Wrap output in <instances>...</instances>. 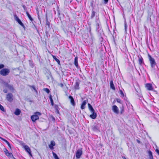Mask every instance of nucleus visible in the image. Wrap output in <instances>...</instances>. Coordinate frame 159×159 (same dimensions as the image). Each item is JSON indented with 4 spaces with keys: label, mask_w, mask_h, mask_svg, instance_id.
<instances>
[{
    "label": "nucleus",
    "mask_w": 159,
    "mask_h": 159,
    "mask_svg": "<svg viewBox=\"0 0 159 159\" xmlns=\"http://www.w3.org/2000/svg\"><path fill=\"white\" fill-rule=\"evenodd\" d=\"M41 113L40 112H35L34 115L32 116L31 117V118L32 121L34 122L36 120H38L39 119V116L41 115Z\"/></svg>",
    "instance_id": "obj_1"
},
{
    "label": "nucleus",
    "mask_w": 159,
    "mask_h": 159,
    "mask_svg": "<svg viewBox=\"0 0 159 159\" xmlns=\"http://www.w3.org/2000/svg\"><path fill=\"white\" fill-rule=\"evenodd\" d=\"M10 72V70L8 68H3L0 71V74L3 76L8 75Z\"/></svg>",
    "instance_id": "obj_2"
},
{
    "label": "nucleus",
    "mask_w": 159,
    "mask_h": 159,
    "mask_svg": "<svg viewBox=\"0 0 159 159\" xmlns=\"http://www.w3.org/2000/svg\"><path fill=\"white\" fill-rule=\"evenodd\" d=\"M149 59L150 61L151 66L152 68H153L156 65L155 59L152 58L149 55H148Z\"/></svg>",
    "instance_id": "obj_3"
},
{
    "label": "nucleus",
    "mask_w": 159,
    "mask_h": 159,
    "mask_svg": "<svg viewBox=\"0 0 159 159\" xmlns=\"http://www.w3.org/2000/svg\"><path fill=\"white\" fill-rule=\"evenodd\" d=\"M6 99L7 100L10 102H11L13 100V95L11 93H9L6 95Z\"/></svg>",
    "instance_id": "obj_4"
},
{
    "label": "nucleus",
    "mask_w": 159,
    "mask_h": 159,
    "mask_svg": "<svg viewBox=\"0 0 159 159\" xmlns=\"http://www.w3.org/2000/svg\"><path fill=\"white\" fill-rule=\"evenodd\" d=\"M3 151L5 152V154L8 157L11 158H14V157L13 156L12 154L11 153H10L8 152V150L6 148H5Z\"/></svg>",
    "instance_id": "obj_5"
},
{
    "label": "nucleus",
    "mask_w": 159,
    "mask_h": 159,
    "mask_svg": "<svg viewBox=\"0 0 159 159\" xmlns=\"http://www.w3.org/2000/svg\"><path fill=\"white\" fill-rule=\"evenodd\" d=\"M82 154V148L79 149L76 153V157L78 158H80Z\"/></svg>",
    "instance_id": "obj_6"
},
{
    "label": "nucleus",
    "mask_w": 159,
    "mask_h": 159,
    "mask_svg": "<svg viewBox=\"0 0 159 159\" xmlns=\"http://www.w3.org/2000/svg\"><path fill=\"white\" fill-rule=\"evenodd\" d=\"M91 114L90 117L92 119H95L97 117V114L95 112L94 110H90Z\"/></svg>",
    "instance_id": "obj_7"
},
{
    "label": "nucleus",
    "mask_w": 159,
    "mask_h": 159,
    "mask_svg": "<svg viewBox=\"0 0 159 159\" xmlns=\"http://www.w3.org/2000/svg\"><path fill=\"white\" fill-rule=\"evenodd\" d=\"M80 82V81L79 80H76V82L74 85V88L76 90L79 89L80 87H79V85Z\"/></svg>",
    "instance_id": "obj_8"
},
{
    "label": "nucleus",
    "mask_w": 159,
    "mask_h": 159,
    "mask_svg": "<svg viewBox=\"0 0 159 159\" xmlns=\"http://www.w3.org/2000/svg\"><path fill=\"white\" fill-rule=\"evenodd\" d=\"M24 147L25 148V150L31 156H32V154L31 153L30 149L29 148V147L27 145H25L24 146Z\"/></svg>",
    "instance_id": "obj_9"
},
{
    "label": "nucleus",
    "mask_w": 159,
    "mask_h": 159,
    "mask_svg": "<svg viewBox=\"0 0 159 159\" xmlns=\"http://www.w3.org/2000/svg\"><path fill=\"white\" fill-rule=\"evenodd\" d=\"M88 102V100H84L82 102L81 105V108L84 109L85 108V106Z\"/></svg>",
    "instance_id": "obj_10"
},
{
    "label": "nucleus",
    "mask_w": 159,
    "mask_h": 159,
    "mask_svg": "<svg viewBox=\"0 0 159 159\" xmlns=\"http://www.w3.org/2000/svg\"><path fill=\"white\" fill-rule=\"evenodd\" d=\"M146 87L148 90H152L153 89L152 85L151 84H146Z\"/></svg>",
    "instance_id": "obj_11"
},
{
    "label": "nucleus",
    "mask_w": 159,
    "mask_h": 159,
    "mask_svg": "<svg viewBox=\"0 0 159 159\" xmlns=\"http://www.w3.org/2000/svg\"><path fill=\"white\" fill-rule=\"evenodd\" d=\"M55 145V142L53 141H51L50 144L49 145V147L52 150L54 148L53 147Z\"/></svg>",
    "instance_id": "obj_12"
},
{
    "label": "nucleus",
    "mask_w": 159,
    "mask_h": 159,
    "mask_svg": "<svg viewBox=\"0 0 159 159\" xmlns=\"http://www.w3.org/2000/svg\"><path fill=\"white\" fill-rule=\"evenodd\" d=\"M69 98L70 100V102L72 105L74 106L75 105V102L73 97L71 96L69 97Z\"/></svg>",
    "instance_id": "obj_13"
},
{
    "label": "nucleus",
    "mask_w": 159,
    "mask_h": 159,
    "mask_svg": "<svg viewBox=\"0 0 159 159\" xmlns=\"http://www.w3.org/2000/svg\"><path fill=\"white\" fill-rule=\"evenodd\" d=\"M110 87L111 89L115 90L116 89L114 85L113 81L112 80L110 81Z\"/></svg>",
    "instance_id": "obj_14"
},
{
    "label": "nucleus",
    "mask_w": 159,
    "mask_h": 159,
    "mask_svg": "<svg viewBox=\"0 0 159 159\" xmlns=\"http://www.w3.org/2000/svg\"><path fill=\"white\" fill-rule=\"evenodd\" d=\"M128 109H133V106L129 102H127L126 103Z\"/></svg>",
    "instance_id": "obj_15"
},
{
    "label": "nucleus",
    "mask_w": 159,
    "mask_h": 159,
    "mask_svg": "<svg viewBox=\"0 0 159 159\" xmlns=\"http://www.w3.org/2000/svg\"><path fill=\"white\" fill-rule=\"evenodd\" d=\"M98 32V34L100 36H102V35L103 34V31L102 29H100L98 30V31H97Z\"/></svg>",
    "instance_id": "obj_16"
},
{
    "label": "nucleus",
    "mask_w": 159,
    "mask_h": 159,
    "mask_svg": "<svg viewBox=\"0 0 159 159\" xmlns=\"http://www.w3.org/2000/svg\"><path fill=\"white\" fill-rule=\"evenodd\" d=\"M16 20L17 21L19 24H20L21 26L23 27H25L24 24L20 20L18 17H16Z\"/></svg>",
    "instance_id": "obj_17"
},
{
    "label": "nucleus",
    "mask_w": 159,
    "mask_h": 159,
    "mask_svg": "<svg viewBox=\"0 0 159 159\" xmlns=\"http://www.w3.org/2000/svg\"><path fill=\"white\" fill-rule=\"evenodd\" d=\"M148 152V155L149 156V159H153V157L152 152L149 151Z\"/></svg>",
    "instance_id": "obj_18"
},
{
    "label": "nucleus",
    "mask_w": 159,
    "mask_h": 159,
    "mask_svg": "<svg viewBox=\"0 0 159 159\" xmlns=\"http://www.w3.org/2000/svg\"><path fill=\"white\" fill-rule=\"evenodd\" d=\"M74 64L77 67H78V58L77 57H75V58Z\"/></svg>",
    "instance_id": "obj_19"
},
{
    "label": "nucleus",
    "mask_w": 159,
    "mask_h": 159,
    "mask_svg": "<svg viewBox=\"0 0 159 159\" xmlns=\"http://www.w3.org/2000/svg\"><path fill=\"white\" fill-rule=\"evenodd\" d=\"M143 62V59L141 56H139V62L140 65H141Z\"/></svg>",
    "instance_id": "obj_20"
},
{
    "label": "nucleus",
    "mask_w": 159,
    "mask_h": 159,
    "mask_svg": "<svg viewBox=\"0 0 159 159\" xmlns=\"http://www.w3.org/2000/svg\"><path fill=\"white\" fill-rule=\"evenodd\" d=\"M26 13L27 16H28L29 19L31 21H33V19L31 17L30 15L29 14L28 12L27 11H26Z\"/></svg>",
    "instance_id": "obj_21"
},
{
    "label": "nucleus",
    "mask_w": 159,
    "mask_h": 159,
    "mask_svg": "<svg viewBox=\"0 0 159 159\" xmlns=\"http://www.w3.org/2000/svg\"><path fill=\"white\" fill-rule=\"evenodd\" d=\"M53 58L57 62L58 64L59 65H60V61L59 59H57L55 56H52Z\"/></svg>",
    "instance_id": "obj_22"
},
{
    "label": "nucleus",
    "mask_w": 159,
    "mask_h": 159,
    "mask_svg": "<svg viewBox=\"0 0 159 159\" xmlns=\"http://www.w3.org/2000/svg\"><path fill=\"white\" fill-rule=\"evenodd\" d=\"M8 88L11 91H13L14 90V89L13 86L11 85H8L7 86Z\"/></svg>",
    "instance_id": "obj_23"
},
{
    "label": "nucleus",
    "mask_w": 159,
    "mask_h": 159,
    "mask_svg": "<svg viewBox=\"0 0 159 159\" xmlns=\"http://www.w3.org/2000/svg\"><path fill=\"white\" fill-rule=\"evenodd\" d=\"M21 113L20 110H16V111L14 112L15 115L18 116Z\"/></svg>",
    "instance_id": "obj_24"
},
{
    "label": "nucleus",
    "mask_w": 159,
    "mask_h": 159,
    "mask_svg": "<svg viewBox=\"0 0 159 159\" xmlns=\"http://www.w3.org/2000/svg\"><path fill=\"white\" fill-rule=\"evenodd\" d=\"M119 93L121 95L120 96L121 97L123 98L124 97V94L122 90L120 89Z\"/></svg>",
    "instance_id": "obj_25"
},
{
    "label": "nucleus",
    "mask_w": 159,
    "mask_h": 159,
    "mask_svg": "<svg viewBox=\"0 0 159 159\" xmlns=\"http://www.w3.org/2000/svg\"><path fill=\"white\" fill-rule=\"evenodd\" d=\"M46 25H47L48 29L50 28V23L48 21L47 18L46 19Z\"/></svg>",
    "instance_id": "obj_26"
},
{
    "label": "nucleus",
    "mask_w": 159,
    "mask_h": 159,
    "mask_svg": "<svg viewBox=\"0 0 159 159\" xmlns=\"http://www.w3.org/2000/svg\"><path fill=\"white\" fill-rule=\"evenodd\" d=\"M95 12L94 11H92V14L91 16V18H93L95 16Z\"/></svg>",
    "instance_id": "obj_27"
},
{
    "label": "nucleus",
    "mask_w": 159,
    "mask_h": 159,
    "mask_svg": "<svg viewBox=\"0 0 159 159\" xmlns=\"http://www.w3.org/2000/svg\"><path fill=\"white\" fill-rule=\"evenodd\" d=\"M52 154L55 159H59L58 157L55 153L53 152Z\"/></svg>",
    "instance_id": "obj_28"
},
{
    "label": "nucleus",
    "mask_w": 159,
    "mask_h": 159,
    "mask_svg": "<svg viewBox=\"0 0 159 159\" xmlns=\"http://www.w3.org/2000/svg\"><path fill=\"white\" fill-rule=\"evenodd\" d=\"M92 129L93 131H97L98 130L97 126L96 125L93 126L92 127Z\"/></svg>",
    "instance_id": "obj_29"
},
{
    "label": "nucleus",
    "mask_w": 159,
    "mask_h": 159,
    "mask_svg": "<svg viewBox=\"0 0 159 159\" xmlns=\"http://www.w3.org/2000/svg\"><path fill=\"white\" fill-rule=\"evenodd\" d=\"M50 101H51V105L52 106H53V104H54L53 101V100H52V99L51 96H50Z\"/></svg>",
    "instance_id": "obj_30"
},
{
    "label": "nucleus",
    "mask_w": 159,
    "mask_h": 159,
    "mask_svg": "<svg viewBox=\"0 0 159 159\" xmlns=\"http://www.w3.org/2000/svg\"><path fill=\"white\" fill-rule=\"evenodd\" d=\"M43 90L48 93L50 92L48 88H44L43 89Z\"/></svg>",
    "instance_id": "obj_31"
},
{
    "label": "nucleus",
    "mask_w": 159,
    "mask_h": 159,
    "mask_svg": "<svg viewBox=\"0 0 159 159\" xmlns=\"http://www.w3.org/2000/svg\"><path fill=\"white\" fill-rule=\"evenodd\" d=\"M88 105L89 109H93L92 106L89 103H88Z\"/></svg>",
    "instance_id": "obj_32"
},
{
    "label": "nucleus",
    "mask_w": 159,
    "mask_h": 159,
    "mask_svg": "<svg viewBox=\"0 0 159 159\" xmlns=\"http://www.w3.org/2000/svg\"><path fill=\"white\" fill-rule=\"evenodd\" d=\"M6 143L7 144V145H8L10 148L11 149V146L10 143L8 142L7 141H6Z\"/></svg>",
    "instance_id": "obj_33"
},
{
    "label": "nucleus",
    "mask_w": 159,
    "mask_h": 159,
    "mask_svg": "<svg viewBox=\"0 0 159 159\" xmlns=\"http://www.w3.org/2000/svg\"><path fill=\"white\" fill-rule=\"evenodd\" d=\"M116 100L117 102H118L120 103H121V101L120 99L117 98Z\"/></svg>",
    "instance_id": "obj_34"
},
{
    "label": "nucleus",
    "mask_w": 159,
    "mask_h": 159,
    "mask_svg": "<svg viewBox=\"0 0 159 159\" xmlns=\"http://www.w3.org/2000/svg\"><path fill=\"white\" fill-rule=\"evenodd\" d=\"M4 67V65L2 64H0V69L3 68Z\"/></svg>",
    "instance_id": "obj_35"
},
{
    "label": "nucleus",
    "mask_w": 159,
    "mask_h": 159,
    "mask_svg": "<svg viewBox=\"0 0 159 159\" xmlns=\"http://www.w3.org/2000/svg\"><path fill=\"white\" fill-rule=\"evenodd\" d=\"M30 87L32 88L34 91L37 92V90L36 89V88L34 85H32V86H30Z\"/></svg>",
    "instance_id": "obj_36"
},
{
    "label": "nucleus",
    "mask_w": 159,
    "mask_h": 159,
    "mask_svg": "<svg viewBox=\"0 0 159 159\" xmlns=\"http://www.w3.org/2000/svg\"><path fill=\"white\" fill-rule=\"evenodd\" d=\"M117 107L116 105L113 106L112 107V109H117Z\"/></svg>",
    "instance_id": "obj_37"
},
{
    "label": "nucleus",
    "mask_w": 159,
    "mask_h": 159,
    "mask_svg": "<svg viewBox=\"0 0 159 159\" xmlns=\"http://www.w3.org/2000/svg\"><path fill=\"white\" fill-rule=\"evenodd\" d=\"M113 112L116 113V114H118L119 113L118 110H113Z\"/></svg>",
    "instance_id": "obj_38"
},
{
    "label": "nucleus",
    "mask_w": 159,
    "mask_h": 159,
    "mask_svg": "<svg viewBox=\"0 0 159 159\" xmlns=\"http://www.w3.org/2000/svg\"><path fill=\"white\" fill-rule=\"evenodd\" d=\"M127 25L126 23L125 24V32H126Z\"/></svg>",
    "instance_id": "obj_39"
},
{
    "label": "nucleus",
    "mask_w": 159,
    "mask_h": 159,
    "mask_svg": "<svg viewBox=\"0 0 159 159\" xmlns=\"http://www.w3.org/2000/svg\"><path fill=\"white\" fill-rule=\"evenodd\" d=\"M22 7L24 8L25 11H26L27 10V8L25 5H22Z\"/></svg>",
    "instance_id": "obj_40"
},
{
    "label": "nucleus",
    "mask_w": 159,
    "mask_h": 159,
    "mask_svg": "<svg viewBox=\"0 0 159 159\" xmlns=\"http://www.w3.org/2000/svg\"><path fill=\"white\" fill-rule=\"evenodd\" d=\"M101 25H100V26H96V30L98 31V30L99 29H101Z\"/></svg>",
    "instance_id": "obj_41"
},
{
    "label": "nucleus",
    "mask_w": 159,
    "mask_h": 159,
    "mask_svg": "<svg viewBox=\"0 0 159 159\" xmlns=\"http://www.w3.org/2000/svg\"><path fill=\"white\" fill-rule=\"evenodd\" d=\"M55 112L56 113L58 114V115H60V113L58 110H55Z\"/></svg>",
    "instance_id": "obj_42"
},
{
    "label": "nucleus",
    "mask_w": 159,
    "mask_h": 159,
    "mask_svg": "<svg viewBox=\"0 0 159 159\" xmlns=\"http://www.w3.org/2000/svg\"><path fill=\"white\" fill-rule=\"evenodd\" d=\"M104 1V3L105 4H107L108 2V0H103Z\"/></svg>",
    "instance_id": "obj_43"
},
{
    "label": "nucleus",
    "mask_w": 159,
    "mask_h": 159,
    "mask_svg": "<svg viewBox=\"0 0 159 159\" xmlns=\"http://www.w3.org/2000/svg\"><path fill=\"white\" fill-rule=\"evenodd\" d=\"M0 138L2 139V140H3V141H5V142H6V141H7V140H6V139H3V138L1 137H0Z\"/></svg>",
    "instance_id": "obj_44"
},
{
    "label": "nucleus",
    "mask_w": 159,
    "mask_h": 159,
    "mask_svg": "<svg viewBox=\"0 0 159 159\" xmlns=\"http://www.w3.org/2000/svg\"><path fill=\"white\" fill-rule=\"evenodd\" d=\"M0 138L2 139V140H3V141H5V142H6V141H7V140H6V139H3V138L1 137H0Z\"/></svg>",
    "instance_id": "obj_45"
},
{
    "label": "nucleus",
    "mask_w": 159,
    "mask_h": 159,
    "mask_svg": "<svg viewBox=\"0 0 159 159\" xmlns=\"http://www.w3.org/2000/svg\"><path fill=\"white\" fill-rule=\"evenodd\" d=\"M0 138L2 139V140H3V141H5V142H6V141H7V140H6V139H3V138L1 137H0Z\"/></svg>",
    "instance_id": "obj_46"
},
{
    "label": "nucleus",
    "mask_w": 159,
    "mask_h": 159,
    "mask_svg": "<svg viewBox=\"0 0 159 159\" xmlns=\"http://www.w3.org/2000/svg\"><path fill=\"white\" fill-rule=\"evenodd\" d=\"M0 109H4V108L0 104Z\"/></svg>",
    "instance_id": "obj_47"
},
{
    "label": "nucleus",
    "mask_w": 159,
    "mask_h": 159,
    "mask_svg": "<svg viewBox=\"0 0 159 159\" xmlns=\"http://www.w3.org/2000/svg\"><path fill=\"white\" fill-rule=\"evenodd\" d=\"M156 151L157 152V153L159 155V150L158 149H156Z\"/></svg>",
    "instance_id": "obj_48"
},
{
    "label": "nucleus",
    "mask_w": 159,
    "mask_h": 159,
    "mask_svg": "<svg viewBox=\"0 0 159 159\" xmlns=\"http://www.w3.org/2000/svg\"><path fill=\"white\" fill-rule=\"evenodd\" d=\"M3 91L5 93H7V89H4L3 90Z\"/></svg>",
    "instance_id": "obj_49"
},
{
    "label": "nucleus",
    "mask_w": 159,
    "mask_h": 159,
    "mask_svg": "<svg viewBox=\"0 0 159 159\" xmlns=\"http://www.w3.org/2000/svg\"><path fill=\"white\" fill-rule=\"evenodd\" d=\"M100 25H100V23H97V24H96V26H100Z\"/></svg>",
    "instance_id": "obj_50"
},
{
    "label": "nucleus",
    "mask_w": 159,
    "mask_h": 159,
    "mask_svg": "<svg viewBox=\"0 0 159 159\" xmlns=\"http://www.w3.org/2000/svg\"><path fill=\"white\" fill-rule=\"evenodd\" d=\"M136 141L138 143H140L141 142L138 139H137Z\"/></svg>",
    "instance_id": "obj_51"
},
{
    "label": "nucleus",
    "mask_w": 159,
    "mask_h": 159,
    "mask_svg": "<svg viewBox=\"0 0 159 159\" xmlns=\"http://www.w3.org/2000/svg\"><path fill=\"white\" fill-rule=\"evenodd\" d=\"M122 158L123 159H126V158L125 157H122Z\"/></svg>",
    "instance_id": "obj_52"
},
{
    "label": "nucleus",
    "mask_w": 159,
    "mask_h": 159,
    "mask_svg": "<svg viewBox=\"0 0 159 159\" xmlns=\"http://www.w3.org/2000/svg\"><path fill=\"white\" fill-rule=\"evenodd\" d=\"M50 76V75L49 74V76H47V77H48V79H49V76Z\"/></svg>",
    "instance_id": "obj_53"
},
{
    "label": "nucleus",
    "mask_w": 159,
    "mask_h": 159,
    "mask_svg": "<svg viewBox=\"0 0 159 159\" xmlns=\"http://www.w3.org/2000/svg\"><path fill=\"white\" fill-rule=\"evenodd\" d=\"M3 112H5V110H2Z\"/></svg>",
    "instance_id": "obj_54"
},
{
    "label": "nucleus",
    "mask_w": 159,
    "mask_h": 159,
    "mask_svg": "<svg viewBox=\"0 0 159 159\" xmlns=\"http://www.w3.org/2000/svg\"><path fill=\"white\" fill-rule=\"evenodd\" d=\"M123 110H122L121 111V114H122V112L123 111Z\"/></svg>",
    "instance_id": "obj_55"
},
{
    "label": "nucleus",
    "mask_w": 159,
    "mask_h": 159,
    "mask_svg": "<svg viewBox=\"0 0 159 159\" xmlns=\"http://www.w3.org/2000/svg\"><path fill=\"white\" fill-rule=\"evenodd\" d=\"M52 119H53V120H55V119L53 117Z\"/></svg>",
    "instance_id": "obj_56"
},
{
    "label": "nucleus",
    "mask_w": 159,
    "mask_h": 159,
    "mask_svg": "<svg viewBox=\"0 0 159 159\" xmlns=\"http://www.w3.org/2000/svg\"><path fill=\"white\" fill-rule=\"evenodd\" d=\"M55 108H56V109H57V108L56 107V106H55Z\"/></svg>",
    "instance_id": "obj_57"
},
{
    "label": "nucleus",
    "mask_w": 159,
    "mask_h": 159,
    "mask_svg": "<svg viewBox=\"0 0 159 159\" xmlns=\"http://www.w3.org/2000/svg\"><path fill=\"white\" fill-rule=\"evenodd\" d=\"M16 109L17 110V109H19L18 108H16Z\"/></svg>",
    "instance_id": "obj_58"
}]
</instances>
